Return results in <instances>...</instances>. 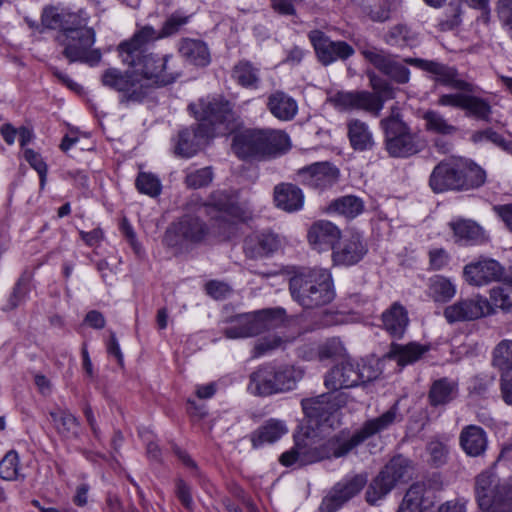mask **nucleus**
Returning a JSON list of instances; mask_svg holds the SVG:
<instances>
[{
	"instance_id": "f257e3e1",
	"label": "nucleus",
	"mask_w": 512,
	"mask_h": 512,
	"mask_svg": "<svg viewBox=\"0 0 512 512\" xmlns=\"http://www.w3.org/2000/svg\"><path fill=\"white\" fill-rule=\"evenodd\" d=\"M154 28L146 25L118 46V53L124 65L133 69L136 77L150 87H164L174 83L181 73L169 65L172 55L161 56L148 52L147 45L155 41Z\"/></svg>"
},
{
	"instance_id": "f03ea898",
	"label": "nucleus",
	"mask_w": 512,
	"mask_h": 512,
	"mask_svg": "<svg viewBox=\"0 0 512 512\" xmlns=\"http://www.w3.org/2000/svg\"><path fill=\"white\" fill-rule=\"evenodd\" d=\"M403 62L432 74L434 81L443 86L462 91L439 95L436 102L438 106L460 109L468 117L484 122L491 121L492 106L490 102L485 98L473 95L472 93L476 91V86L460 79L458 70L455 67H450L436 61L412 57L404 58Z\"/></svg>"
},
{
	"instance_id": "7ed1b4c3",
	"label": "nucleus",
	"mask_w": 512,
	"mask_h": 512,
	"mask_svg": "<svg viewBox=\"0 0 512 512\" xmlns=\"http://www.w3.org/2000/svg\"><path fill=\"white\" fill-rule=\"evenodd\" d=\"M292 299L304 309H316L330 304L335 298L332 275L318 267H302L289 279Z\"/></svg>"
},
{
	"instance_id": "20e7f679",
	"label": "nucleus",
	"mask_w": 512,
	"mask_h": 512,
	"mask_svg": "<svg viewBox=\"0 0 512 512\" xmlns=\"http://www.w3.org/2000/svg\"><path fill=\"white\" fill-rule=\"evenodd\" d=\"M486 172L468 159H448L439 162L429 178V186L435 193L468 191L483 186Z\"/></svg>"
},
{
	"instance_id": "39448f33",
	"label": "nucleus",
	"mask_w": 512,
	"mask_h": 512,
	"mask_svg": "<svg viewBox=\"0 0 512 512\" xmlns=\"http://www.w3.org/2000/svg\"><path fill=\"white\" fill-rule=\"evenodd\" d=\"M289 136L274 129H244L233 136L232 150L242 160H265L286 153Z\"/></svg>"
},
{
	"instance_id": "423d86ee",
	"label": "nucleus",
	"mask_w": 512,
	"mask_h": 512,
	"mask_svg": "<svg viewBox=\"0 0 512 512\" xmlns=\"http://www.w3.org/2000/svg\"><path fill=\"white\" fill-rule=\"evenodd\" d=\"M401 420L402 416L399 413V402L396 401L380 416L365 421L361 428L353 434H350L348 430H342L326 442H323L325 454L323 455V459L345 457L367 439L388 430L394 423L400 422Z\"/></svg>"
},
{
	"instance_id": "0eeeda50",
	"label": "nucleus",
	"mask_w": 512,
	"mask_h": 512,
	"mask_svg": "<svg viewBox=\"0 0 512 512\" xmlns=\"http://www.w3.org/2000/svg\"><path fill=\"white\" fill-rule=\"evenodd\" d=\"M384 133V145L389 156L394 158H409L422 152L426 141L412 131L404 122L399 110L391 109V114L380 121Z\"/></svg>"
},
{
	"instance_id": "6e6552de",
	"label": "nucleus",
	"mask_w": 512,
	"mask_h": 512,
	"mask_svg": "<svg viewBox=\"0 0 512 512\" xmlns=\"http://www.w3.org/2000/svg\"><path fill=\"white\" fill-rule=\"evenodd\" d=\"M286 318V311L281 307L238 314L226 320L228 326L223 329V335L227 339L255 337L282 325Z\"/></svg>"
},
{
	"instance_id": "1a4fd4ad",
	"label": "nucleus",
	"mask_w": 512,
	"mask_h": 512,
	"mask_svg": "<svg viewBox=\"0 0 512 512\" xmlns=\"http://www.w3.org/2000/svg\"><path fill=\"white\" fill-rule=\"evenodd\" d=\"M302 376V371L293 366L266 363L250 374L248 390L260 397L287 392L296 387Z\"/></svg>"
},
{
	"instance_id": "9d476101",
	"label": "nucleus",
	"mask_w": 512,
	"mask_h": 512,
	"mask_svg": "<svg viewBox=\"0 0 512 512\" xmlns=\"http://www.w3.org/2000/svg\"><path fill=\"white\" fill-rule=\"evenodd\" d=\"M210 229L207 223L195 214H184L173 221L166 229L163 244L175 250V254L188 250L205 242Z\"/></svg>"
},
{
	"instance_id": "9b49d317",
	"label": "nucleus",
	"mask_w": 512,
	"mask_h": 512,
	"mask_svg": "<svg viewBox=\"0 0 512 512\" xmlns=\"http://www.w3.org/2000/svg\"><path fill=\"white\" fill-rule=\"evenodd\" d=\"M413 471L410 459L401 454L392 457L370 483L365 494L367 502L375 504L384 498L397 485L412 479Z\"/></svg>"
},
{
	"instance_id": "f8f14e48",
	"label": "nucleus",
	"mask_w": 512,
	"mask_h": 512,
	"mask_svg": "<svg viewBox=\"0 0 512 512\" xmlns=\"http://www.w3.org/2000/svg\"><path fill=\"white\" fill-rule=\"evenodd\" d=\"M323 442L312 425H301L294 434V446L284 452L279 461L288 467L295 463L307 465L323 460Z\"/></svg>"
},
{
	"instance_id": "ddd939ff",
	"label": "nucleus",
	"mask_w": 512,
	"mask_h": 512,
	"mask_svg": "<svg viewBox=\"0 0 512 512\" xmlns=\"http://www.w3.org/2000/svg\"><path fill=\"white\" fill-rule=\"evenodd\" d=\"M348 402L346 393H324L316 397L301 401L305 416L309 424L316 427L327 426L334 428L340 424L338 410Z\"/></svg>"
},
{
	"instance_id": "4468645a",
	"label": "nucleus",
	"mask_w": 512,
	"mask_h": 512,
	"mask_svg": "<svg viewBox=\"0 0 512 512\" xmlns=\"http://www.w3.org/2000/svg\"><path fill=\"white\" fill-rule=\"evenodd\" d=\"M475 493L483 511L512 505V480H501L495 473L484 471L475 479Z\"/></svg>"
},
{
	"instance_id": "2eb2a0df",
	"label": "nucleus",
	"mask_w": 512,
	"mask_h": 512,
	"mask_svg": "<svg viewBox=\"0 0 512 512\" xmlns=\"http://www.w3.org/2000/svg\"><path fill=\"white\" fill-rule=\"evenodd\" d=\"M196 211L203 210L218 226V233L225 234L230 231L236 221L243 220L242 209L225 191H214L207 202L196 205Z\"/></svg>"
},
{
	"instance_id": "dca6fc26",
	"label": "nucleus",
	"mask_w": 512,
	"mask_h": 512,
	"mask_svg": "<svg viewBox=\"0 0 512 512\" xmlns=\"http://www.w3.org/2000/svg\"><path fill=\"white\" fill-rule=\"evenodd\" d=\"M233 104L222 96L202 98L196 103H191L188 109L193 113L198 123H205L213 129V136L216 134L217 126L229 124L234 121L235 113Z\"/></svg>"
},
{
	"instance_id": "f3484780",
	"label": "nucleus",
	"mask_w": 512,
	"mask_h": 512,
	"mask_svg": "<svg viewBox=\"0 0 512 512\" xmlns=\"http://www.w3.org/2000/svg\"><path fill=\"white\" fill-rule=\"evenodd\" d=\"M95 39L96 36L94 29L80 30L77 35L59 39L57 42L64 46L63 55L70 63L81 62L90 66H95L102 59L101 51L99 49L92 48L95 43Z\"/></svg>"
},
{
	"instance_id": "a211bd4d",
	"label": "nucleus",
	"mask_w": 512,
	"mask_h": 512,
	"mask_svg": "<svg viewBox=\"0 0 512 512\" xmlns=\"http://www.w3.org/2000/svg\"><path fill=\"white\" fill-rule=\"evenodd\" d=\"M102 84L122 93L121 103L141 102L148 95V85L142 83L134 72H121L116 68L104 71Z\"/></svg>"
},
{
	"instance_id": "6ab92c4d",
	"label": "nucleus",
	"mask_w": 512,
	"mask_h": 512,
	"mask_svg": "<svg viewBox=\"0 0 512 512\" xmlns=\"http://www.w3.org/2000/svg\"><path fill=\"white\" fill-rule=\"evenodd\" d=\"M42 25L49 29H58L56 40L77 35L80 30H93L87 26V18L79 13L69 12L57 7H47L41 17Z\"/></svg>"
},
{
	"instance_id": "aec40b11",
	"label": "nucleus",
	"mask_w": 512,
	"mask_h": 512,
	"mask_svg": "<svg viewBox=\"0 0 512 512\" xmlns=\"http://www.w3.org/2000/svg\"><path fill=\"white\" fill-rule=\"evenodd\" d=\"M336 110L340 112L365 111L379 116L382 110L381 101L369 91H337L327 98Z\"/></svg>"
},
{
	"instance_id": "412c9836",
	"label": "nucleus",
	"mask_w": 512,
	"mask_h": 512,
	"mask_svg": "<svg viewBox=\"0 0 512 512\" xmlns=\"http://www.w3.org/2000/svg\"><path fill=\"white\" fill-rule=\"evenodd\" d=\"M463 277L472 286L480 287L505 278V268L495 259L480 256L464 266Z\"/></svg>"
},
{
	"instance_id": "4be33fe9",
	"label": "nucleus",
	"mask_w": 512,
	"mask_h": 512,
	"mask_svg": "<svg viewBox=\"0 0 512 512\" xmlns=\"http://www.w3.org/2000/svg\"><path fill=\"white\" fill-rule=\"evenodd\" d=\"M308 36L323 65H329L337 60H346L355 52L347 42L332 41L320 30H312Z\"/></svg>"
},
{
	"instance_id": "5701e85b",
	"label": "nucleus",
	"mask_w": 512,
	"mask_h": 512,
	"mask_svg": "<svg viewBox=\"0 0 512 512\" xmlns=\"http://www.w3.org/2000/svg\"><path fill=\"white\" fill-rule=\"evenodd\" d=\"M211 137H213V129L205 123L183 128L174 140V154L181 158H190L197 154Z\"/></svg>"
},
{
	"instance_id": "b1692460",
	"label": "nucleus",
	"mask_w": 512,
	"mask_h": 512,
	"mask_svg": "<svg viewBox=\"0 0 512 512\" xmlns=\"http://www.w3.org/2000/svg\"><path fill=\"white\" fill-rule=\"evenodd\" d=\"M367 481V474L361 473L337 483L330 494L323 499L320 511L336 512L344 503L357 495L365 487Z\"/></svg>"
},
{
	"instance_id": "393cba45",
	"label": "nucleus",
	"mask_w": 512,
	"mask_h": 512,
	"mask_svg": "<svg viewBox=\"0 0 512 512\" xmlns=\"http://www.w3.org/2000/svg\"><path fill=\"white\" fill-rule=\"evenodd\" d=\"M362 56L369 61L376 69L388 76L398 84H406L410 80L409 69L396 61L390 54L376 47L364 48L361 50Z\"/></svg>"
},
{
	"instance_id": "a878e982",
	"label": "nucleus",
	"mask_w": 512,
	"mask_h": 512,
	"mask_svg": "<svg viewBox=\"0 0 512 512\" xmlns=\"http://www.w3.org/2000/svg\"><path fill=\"white\" fill-rule=\"evenodd\" d=\"M303 185L317 190L332 187L339 178V169L329 162H316L297 171Z\"/></svg>"
},
{
	"instance_id": "bb28decb",
	"label": "nucleus",
	"mask_w": 512,
	"mask_h": 512,
	"mask_svg": "<svg viewBox=\"0 0 512 512\" xmlns=\"http://www.w3.org/2000/svg\"><path fill=\"white\" fill-rule=\"evenodd\" d=\"M488 302L481 296L461 298L445 307L443 316L449 324L479 319L484 316Z\"/></svg>"
},
{
	"instance_id": "cd10ccee",
	"label": "nucleus",
	"mask_w": 512,
	"mask_h": 512,
	"mask_svg": "<svg viewBox=\"0 0 512 512\" xmlns=\"http://www.w3.org/2000/svg\"><path fill=\"white\" fill-rule=\"evenodd\" d=\"M307 238L309 244L317 251L333 250L341 238V231L330 221L318 220L310 226Z\"/></svg>"
},
{
	"instance_id": "c85d7f7f",
	"label": "nucleus",
	"mask_w": 512,
	"mask_h": 512,
	"mask_svg": "<svg viewBox=\"0 0 512 512\" xmlns=\"http://www.w3.org/2000/svg\"><path fill=\"white\" fill-rule=\"evenodd\" d=\"M367 247L360 235L353 234L344 239L332 252V261L338 266H352L363 259Z\"/></svg>"
},
{
	"instance_id": "c756f323",
	"label": "nucleus",
	"mask_w": 512,
	"mask_h": 512,
	"mask_svg": "<svg viewBox=\"0 0 512 512\" xmlns=\"http://www.w3.org/2000/svg\"><path fill=\"white\" fill-rule=\"evenodd\" d=\"M324 385L331 393H340L339 390L359 385L356 364L343 362L335 365L325 375Z\"/></svg>"
},
{
	"instance_id": "7c9ffc66",
	"label": "nucleus",
	"mask_w": 512,
	"mask_h": 512,
	"mask_svg": "<svg viewBox=\"0 0 512 512\" xmlns=\"http://www.w3.org/2000/svg\"><path fill=\"white\" fill-rule=\"evenodd\" d=\"M177 51L185 61L197 67H206L211 62L208 45L201 39L181 38Z\"/></svg>"
},
{
	"instance_id": "2f4dec72",
	"label": "nucleus",
	"mask_w": 512,
	"mask_h": 512,
	"mask_svg": "<svg viewBox=\"0 0 512 512\" xmlns=\"http://www.w3.org/2000/svg\"><path fill=\"white\" fill-rule=\"evenodd\" d=\"M280 245L278 237L270 232L255 233L245 238L243 249L251 259L262 258L274 253Z\"/></svg>"
},
{
	"instance_id": "473e14b6",
	"label": "nucleus",
	"mask_w": 512,
	"mask_h": 512,
	"mask_svg": "<svg viewBox=\"0 0 512 512\" xmlns=\"http://www.w3.org/2000/svg\"><path fill=\"white\" fill-rule=\"evenodd\" d=\"M267 109L278 120L291 121L298 113V104L284 91L276 90L267 98Z\"/></svg>"
},
{
	"instance_id": "72a5a7b5",
	"label": "nucleus",
	"mask_w": 512,
	"mask_h": 512,
	"mask_svg": "<svg viewBox=\"0 0 512 512\" xmlns=\"http://www.w3.org/2000/svg\"><path fill=\"white\" fill-rule=\"evenodd\" d=\"M274 201L278 208L287 212H294L303 207L304 195L296 185L281 183L274 188Z\"/></svg>"
},
{
	"instance_id": "f704fd0d",
	"label": "nucleus",
	"mask_w": 512,
	"mask_h": 512,
	"mask_svg": "<svg viewBox=\"0 0 512 512\" xmlns=\"http://www.w3.org/2000/svg\"><path fill=\"white\" fill-rule=\"evenodd\" d=\"M450 227L454 233L456 241L464 244L479 245L489 240L484 229L472 220L460 219L451 222Z\"/></svg>"
},
{
	"instance_id": "c9c22d12",
	"label": "nucleus",
	"mask_w": 512,
	"mask_h": 512,
	"mask_svg": "<svg viewBox=\"0 0 512 512\" xmlns=\"http://www.w3.org/2000/svg\"><path fill=\"white\" fill-rule=\"evenodd\" d=\"M458 383L447 377L435 380L428 391L430 406L437 408L452 402L458 396Z\"/></svg>"
},
{
	"instance_id": "e433bc0d",
	"label": "nucleus",
	"mask_w": 512,
	"mask_h": 512,
	"mask_svg": "<svg viewBox=\"0 0 512 512\" xmlns=\"http://www.w3.org/2000/svg\"><path fill=\"white\" fill-rule=\"evenodd\" d=\"M428 493L423 483H414L407 490L398 512H425L433 505Z\"/></svg>"
},
{
	"instance_id": "4c0bfd02",
	"label": "nucleus",
	"mask_w": 512,
	"mask_h": 512,
	"mask_svg": "<svg viewBox=\"0 0 512 512\" xmlns=\"http://www.w3.org/2000/svg\"><path fill=\"white\" fill-rule=\"evenodd\" d=\"M429 349L428 345L417 342H410L406 345L392 343L387 357L395 360L399 366L404 367L420 360Z\"/></svg>"
},
{
	"instance_id": "58836bf2",
	"label": "nucleus",
	"mask_w": 512,
	"mask_h": 512,
	"mask_svg": "<svg viewBox=\"0 0 512 512\" xmlns=\"http://www.w3.org/2000/svg\"><path fill=\"white\" fill-rule=\"evenodd\" d=\"M347 136L351 147L356 151L373 149L375 141L367 123L353 118L347 121Z\"/></svg>"
},
{
	"instance_id": "ea45409f",
	"label": "nucleus",
	"mask_w": 512,
	"mask_h": 512,
	"mask_svg": "<svg viewBox=\"0 0 512 512\" xmlns=\"http://www.w3.org/2000/svg\"><path fill=\"white\" fill-rule=\"evenodd\" d=\"M460 444L467 455L472 457L480 456L487 448V434L479 426H466L461 431Z\"/></svg>"
},
{
	"instance_id": "a19ab883",
	"label": "nucleus",
	"mask_w": 512,
	"mask_h": 512,
	"mask_svg": "<svg viewBox=\"0 0 512 512\" xmlns=\"http://www.w3.org/2000/svg\"><path fill=\"white\" fill-rule=\"evenodd\" d=\"M49 416L61 438L70 440L79 437L80 423L69 410L56 407L49 412Z\"/></svg>"
},
{
	"instance_id": "79ce46f5",
	"label": "nucleus",
	"mask_w": 512,
	"mask_h": 512,
	"mask_svg": "<svg viewBox=\"0 0 512 512\" xmlns=\"http://www.w3.org/2000/svg\"><path fill=\"white\" fill-rule=\"evenodd\" d=\"M385 330L394 337H402L409 323L408 312L399 302H394L382 314Z\"/></svg>"
},
{
	"instance_id": "37998d69",
	"label": "nucleus",
	"mask_w": 512,
	"mask_h": 512,
	"mask_svg": "<svg viewBox=\"0 0 512 512\" xmlns=\"http://www.w3.org/2000/svg\"><path fill=\"white\" fill-rule=\"evenodd\" d=\"M288 432L285 423L278 419H269L251 434L254 448L266 443H274Z\"/></svg>"
},
{
	"instance_id": "c03bdc74",
	"label": "nucleus",
	"mask_w": 512,
	"mask_h": 512,
	"mask_svg": "<svg viewBox=\"0 0 512 512\" xmlns=\"http://www.w3.org/2000/svg\"><path fill=\"white\" fill-rule=\"evenodd\" d=\"M427 294L436 303H447L456 294V286L449 278L434 275L427 283Z\"/></svg>"
},
{
	"instance_id": "a18cd8bd",
	"label": "nucleus",
	"mask_w": 512,
	"mask_h": 512,
	"mask_svg": "<svg viewBox=\"0 0 512 512\" xmlns=\"http://www.w3.org/2000/svg\"><path fill=\"white\" fill-rule=\"evenodd\" d=\"M424 127L428 133L440 136H453L458 132V127L449 121L439 111L429 109L422 116Z\"/></svg>"
},
{
	"instance_id": "49530a36",
	"label": "nucleus",
	"mask_w": 512,
	"mask_h": 512,
	"mask_svg": "<svg viewBox=\"0 0 512 512\" xmlns=\"http://www.w3.org/2000/svg\"><path fill=\"white\" fill-rule=\"evenodd\" d=\"M232 78L242 87L257 88L259 69L247 60H241L232 69Z\"/></svg>"
},
{
	"instance_id": "de8ad7c7",
	"label": "nucleus",
	"mask_w": 512,
	"mask_h": 512,
	"mask_svg": "<svg viewBox=\"0 0 512 512\" xmlns=\"http://www.w3.org/2000/svg\"><path fill=\"white\" fill-rule=\"evenodd\" d=\"M363 209V201L354 195L340 197L329 205V211L337 212L347 218H355L362 213Z\"/></svg>"
},
{
	"instance_id": "09e8293b",
	"label": "nucleus",
	"mask_w": 512,
	"mask_h": 512,
	"mask_svg": "<svg viewBox=\"0 0 512 512\" xmlns=\"http://www.w3.org/2000/svg\"><path fill=\"white\" fill-rule=\"evenodd\" d=\"M492 365L503 376H507L512 371V340H502L496 345L493 350Z\"/></svg>"
},
{
	"instance_id": "8fccbe9b",
	"label": "nucleus",
	"mask_w": 512,
	"mask_h": 512,
	"mask_svg": "<svg viewBox=\"0 0 512 512\" xmlns=\"http://www.w3.org/2000/svg\"><path fill=\"white\" fill-rule=\"evenodd\" d=\"M190 16L174 12L163 22L161 29L157 32L154 29L155 41L162 38L171 37L181 31V29L189 22Z\"/></svg>"
},
{
	"instance_id": "3c124183",
	"label": "nucleus",
	"mask_w": 512,
	"mask_h": 512,
	"mask_svg": "<svg viewBox=\"0 0 512 512\" xmlns=\"http://www.w3.org/2000/svg\"><path fill=\"white\" fill-rule=\"evenodd\" d=\"M384 40L391 46H409L416 40V34L405 24H397L390 28Z\"/></svg>"
},
{
	"instance_id": "603ef678",
	"label": "nucleus",
	"mask_w": 512,
	"mask_h": 512,
	"mask_svg": "<svg viewBox=\"0 0 512 512\" xmlns=\"http://www.w3.org/2000/svg\"><path fill=\"white\" fill-rule=\"evenodd\" d=\"M0 477L8 481L24 478L19 473V457L17 452L9 451L0 461Z\"/></svg>"
},
{
	"instance_id": "864d4df0",
	"label": "nucleus",
	"mask_w": 512,
	"mask_h": 512,
	"mask_svg": "<svg viewBox=\"0 0 512 512\" xmlns=\"http://www.w3.org/2000/svg\"><path fill=\"white\" fill-rule=\"evenodd\" d=\"M135 185L140 193L157 197L161 193L160 180L151 173L140 172L136 178Z\"/></svg>"
},
{
	"instance_id": "5fc2aeb1",
	"label": "nucleus",
	"mask_w": 512,
	"mask_h": 512,
	"mask_svg": "<svg viewBox=\"0 0 512 512\" xmlns=\"http://www.w3.org/2000/svg\"><path fill=\"white\" fill-rule=\"evenodd\" d=\"M31 277L28 273H23L17 280L13 291L9 297L6 309L13 310L18 307L22 300L26 297L29 292V284Z\"/></svg>"
},
{
	"instance_id": "6e6d98bb",
	"label": "nucleus",
	"mask_w": 512,
	"mask_h": 512,
	"mask_svg": "<svg viewBox=\"0 0 512 512\" xmlns=\"http://www.w3.org/2000/svg\"><path fill=\"white\" fill-rule=\"evenodd\" d=\"M211 167H204L191 172L185 176V184L191 189H199L208 186L213 180Z\"/></svg>"
},
{
	"instance_id": "4d7b16f0",
	"label": "nucleus",
	"mask_w": 512,
	"mask_h": 512,
	"mask_svg": "<svg viewBox=\"0 0 512 512\" xmlns=\"http://www.w3.org/2000/svg\"><path fill=\"white\" fill-rule=\"evenodd\" d=\"M370 83L375 91L373 94L381 101L382 107L384 106V101L395 97V90L388 81L376 75H371Z\"/></svg>"
},
{
	"instance_id": "13d9d810",
	"label": "nucleus",
	"mask_w": 512,
	"mask_h": 512,
	"mask_svg": "<svg viewBox=\"0 0 512 512\" xmlns=\"http://www.w3.org/2000/svg\"><path fill=\"white\" fill-rule=\"evenodd\" d=\"M490 297L497 307L510 309L512 307V284L505 282V285L493 288Z\"/></svg>"
},
{
	"instance_id": "bf43d9fd",
	"label": "nucleus",
	"mask_w": 512,
	"mask_h": 512,
	"mask_svg": "<svg viewBox=\"0 0 512 512\" xmlns=\"http://www.w3.org/2000/svg\"><path fill=\"white\" fill-rule=\"evenodd\" d=\"M284 343V340L277 335H270L258 340L253 348L252 356L254 358L260 357L268 352H271L279 347H281Z\"/></svg>"
},
{
	"instance_id": "052dcab7",
	"label": "nucleus",
	"mask_w": 512,
	"mask_h": 512,
	"mask_svg": "<svg viewBox=\"0 0 512 512\" xmlns=\"http://www.w3.org/2000/svg\"><path fill=\"white\" fill-rule=\"evenodd\" d=\"M24 158L39 174L40 188L44 189L48 171L46 163L43 161L42 157L32 149H26L24 151Z\"/></svg>"
},
{
	"instance_id": "680f3d73",
	"label": "nucleus",
	"mask_w": 512,
	"mask_h": 512,
	"mask_svg": "<svg viewBox=\"0 0 512 512\" xmlns=\"http://www.w3.org/2000/svg\"><path fill=\"white\" fill-rule=\"evenodd\" d=\"M344 347L340 340L332 338L319 347L318 355L321 360L331 359L342 355Z\"/></svg>"
},
{
	"instance_id": "e2e57ef3",
	"label": "nucleus",
	"mask_w": 512,
	"mask_h": 512,
	"mask_svg": "<svg viewBox=\"0 0 512 512\" xmlns=\"http://www.w3.org/2000/svg\"><path fill=\"white\" fill-rule=\"evenodd\" d=\"M497 14L512 40V0H498Z\"/></svg>"
},
{
	"instance_id": "0e129e2a",
	"label": "nucleus",
	"mask_w": 512,
	"mask_h": 512,
	"mask_svg": "<svg viewBox=\"0 0 512 512\" xmlns=\"http://www.w3.org/2000/svg\"><path fill=\"white\" fill-rule=\"evenodd\" d=\"M274 12L282 16H297L296 6L305 0H270Z\"/></svg>"
},
{
	"instance_id": "69168bd1",
	"label": "nucleus",
	"mask_w": 512,
	"mask_h": 512,
	"mask_svg": "<svg viewBox=\"0 0 512 512\" xmlns=\"http://www.w3.org/2000/svg\"><path fill=\"white\" fill-rule=\"evenodd\" d=\"M175 493L182 505L186 509L192 510L193 500L191 496V488L184 480L177 479Z\"/></svg>"
},
{
	"instance_id": "338daca9",
	"label": "nucleus",
	"mask_w": 512,
	"mask_h": 512,
	"mask_svg": "<svg viewBox=\"0 0 512 512\" xmlns=\"http://www.w3.org/2000/svg\"><path fill=\"white\" fill-rule=\"evenodd\" d=\"M471 139L474 143H479L482 141H489L499 147H501V145L503 144V141H504V137L491 128L481 130V131H476L472 135Z\"/></svg>"
},
{
	"instance_id": "774afa93",
	"label": "nucleus",
	"mask_w": 512,
	"mask_h": 512,
	"mask_svg": "<svg viewBox=\"0 0 512 512\" xmlns=\"http://www.w3.org/2000/svg\"><path fill=\"white\" fill-rule=\"evenodd\" d=\"M427 450L431 456L432 462L436 466H439L445 462L447 456V448L442 442L431 441L427 446Z\"/></svg>"
}]
</instances>
